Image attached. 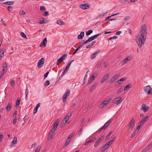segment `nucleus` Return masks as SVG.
Wrapping results in <instances>:
<instances>
[{"label": "nucleus", "instance_id": "f257e3e1", "mask_svg": "<svg viewBox=\"0 0 152 152\" xmlns=\"http://www.w3.org/2000/svg\"><path fill=\"white\" fill-rule=\"evenodd\" d=\"M146 30L147 27L145 24H143L140 28V34L137 36L136 39V42L140 48H141L145 43L147 35Z\"/></svg>", "mask_w": 152, "mask_h": 152}, {"label": "nucleus", "instance_id": "f03ea898", "mask_svg": "<svg viewBox=\"0 0 152 152\" xmlns=\"http://www.w3.org/2000/svg\"><path fill=\"white\" fill-rule=\"evenodd\" d=\"M115 137H113V139L106 143L102 148L101 152H104L106 149L109 147L114 141Z\"/></svg>", "mask_w": 152, "mask_h": 152}, {"label": "nucleus", "instance_id": "7ed1b4c3", "mask_svg": "<svg viewBox=\"0 0 152 152\" xmlns=\"http://www.w3.org/2000/svg\"><path fill=\"white\" fill-rule=\"evenodd\" d=\"M113 120L110 119L107 122L104 124V125L100 129L99 133H100L102 132L103 129H105L110 125V124L112 122Z\"/></svg>", "mask_w": 152, "mask_h": 152}, {"label": "nucleus", "instance_id": "20e7f679", "mask_svg": "<svg viewBox=\"0 0 152 152\" xmlns=\"http://www.w3.org/2000/svg\"><path fill=\"white\" fill-rule=\"evenodd\" d=\"M123 100L122 99V98L121 96H119L118 98H117L112 101L113 103H115L117 105H118L121 102L123 101Z\"/></svg>", "mask_w": 152, "mask_h": 152}, {"label": "nucleus", "instance_id": "39448f33", "mask_svg": "<svg viewBox=\"0 0 152 152\" xmlns=\"http://www.w3.org/2000/svg\"><path fill=\"white\" fill-rule=\"evenodd\" d=\"M111 98H110L107 100H105L102 102L101 104L99 106L100 109L102 108L104 106L108 104L111 100Z\"/></svg>", "mask_w": 152, "mask_h": 152}, {"label": "nucleus", "instance_id": "423d86ee", "mask_svg": "<svg viewBox=\"0 0 152 152\" xmlns=\"http://www.w3.org/2000/svg\"><path fill=\"white\" fill-rule=\"evenodd\" d=\"M70 93V90L69 89H67L63 96L62 100L63 102H66V100L67 99V96L69 95Z\"/></svg>", "mask_w": 152, "mask_h": 152}, {"label": "nucleus", "instance_id": "0eeeda50", "mask_svg": "<svg viewBox=\"0 0 152 152\" xmlns=\"http://www.w3.org/2000/svg\"><path fill=\"white\" fill-rule=\"evenodd\" d=\"M144 91L147 92L148 94L152 95V88H151L150 86H148L144 87Z\"/></svg>", "mask_w": 152, "mask_h": 152}, {"label": "nucleus", "instance_id": "6e6552de", "mask_svg": "<svg viewBox=\"0 0 152 152\" xmlns=\"http://www.w3.org/2000/svg\"><path fill=\"white\" fill-rule=\"evenodd\" d=\"M135 120L134 118H132L128 125V126L130 129H133L135 126Z\"/></svg>", "mask_w": 152, "mask_h": 152}, {"label": "nucleus", "instance_id": "1a4fd4ad", "mask_svg": "<svg viewBox=\"0 0 152 152\" xmlns=\"http://www.w3.org/2000/svg\"><path fill=\"white\" fill-rule=\"evenodd\" d=\"M131 57L130 56H127L121 62V65H124L127 63L132 59Z\"/></svg>", "mask_w": 152, "mask_h": 152}, {"label": "nucleus", "instance_id": "9d476101", "mask_svg": "<svg viewBox=\"0 0 152 152\" xmlns=\"http://www.w3.org/2000/svg\"><path fill=\"white\" fill-rule=\"evenodd\" d=\"M44 58H42L39 60L37 64V66L39 68H40L43 66L44 64Z\"/></svg>", "mask_w": 152, "mask_h": 152}, {"label": "nucleus", "instance_id": "9b49d317", "mask_svg": "<svg viewBox=\"0 0 152 152\" xmlns=\"http://www.w3.org/2000/svg\"><path fill=\"white\" fill-rule=\"evenodd\" d=\"M120 76L119 75H114L109 81V83L111 84L114 82Z\"/></svg>", "mask_w": 152, "mask_h": 152}, {"label": "nucleus", "instance_id": "f8f14e48", "mask_svg": "<svg viewBox=\"0 0 152 152\" xmlns=\"http://www.w3.org/2000/svg\"><path fill=\"white\" fill-rule=\"evenodd\" d=\"M110 77V75L109 74H106L103 77L101 80V81L100 83H102L104 82L106 80H107Z\"/></svg>", "mask_w": 152, "mask_h": 152}, {"label": "nucleus", "instance_id": "ddd939ff", "mask_svg": "<svg viewBox=\"0 0 152 152\" xmlns=\"http://www.w3.org/2000/svg\"><path fill=\"white\" fill-rule=\"evenodd\" d=\"M149 109V107L146 104H143L142 105L141 110L144 112H146Z\"/></svg>", "mask_w": 152, "mask_h": 152}, {"label": "nucleus", "instance_id": "4468645a", "mask_svg": "<svg viewBox=\"0 0 152 152\" xmlns=\"http://www.w3.org/2000/svg\"><path fill=\"white\" fill-rule=\"evenodd\" d=\"M47 44V39L46 38H45L42 41V42L41 43L40 46L41 47H45Z\"/></svg>", "mask_w": 152, "mask_h": 152}, {"label": "nucleus", "instance_id": "2eb2a0df", "mask_svg": "<svg viewBox=\"0 0 152 152\" xmlns=\"http://www.w3.org/2000/svg\"><path fill=\"white\" fill-rule=\"evenodd\" d=\"M80 7L83 9H87L89 8V7L88 5L86 4H82L80 5Z\"/></svg>", "mask_w": 152, "mask_h": 152}, {"label": "nucleus", "instance_id": "dca6fc26", "mask_svg": "<svg viewBox=\"0 0 152 152\" xmlns=\"http://www.w3.org/2000/svg\"><path fill=\"white\" fill-rule=\"evenodd\" d=\"M59 124V120H56L55 123H54V125H53L52 128L55 130H56L57 126H58Z\"/></svg>", "mask_w": 152, "mask_h": 152}, {"label": "nucleus", "instance_id": "f3484780", "mask_svg": "<svg viewBox=\"0 0 152 152\" xmlns=\"http://www.w3.org/2000/svg\"><path fill=\"white\" fill-rule=\"evenodd\" d=\"M99 50H97L95 53H93L91 56V58L92 59H93L95 58L97 56L98 53L99 52Z\"/></svg>", "mask_w": 152, "mask_h": 152}, {"label": "nucleus", "instance_id": "a211bd4d", "mask_svg": "<svg viewBox=\"0 0 152 152\" xmlns=\"http://www.w3.org/2000/svg\"><path fill=\"white\" fill-rule=\"evenodd\" d=\"M70 141H71V140L68 137V138H67V139L65 143V144L64 145V146H63L64 148H65L66 146H67L69 145Z\"/></svg>", "mask_w": 152, "mask_h": 152}, {"label": "nucleus", "instance_id": "6ab92c4d", "mask_svg": "<svg viewBox=\"0 0 152 152\" xmlns=\"http://www.w3.org/2000/svg\"><path fill=\"white\" fill-rule=\"evenodd\" d=\"M84 32L82 31L80 33V34L78 35L77 38L78 39H81L84 37Z\"/></svg>", "mask_w": 152, "mask_h": 152}, {"label": "nucleus", "instance_id": "aec40b11", "mask_svg": "<svg viewBox=\"0 0 152 152\" xmlns=\"http://www.w3.org/2000/svg\"><path fill=\"white\" fill-rule=\"evenodd\" d=\"M103 138V137H101L96 140L94 145L95 147H96L97 145L102 140Z\"/></svg>", "mask_w": 152, "mask_h": 152}, {"label": "nucleus", "instance_id": "412c9836", "mask_svg": "<svg viewBox=\"0 0 152 152\" xmlns=\"http://www.w3.org/2000/svg\"><path fill=\"white\" fill-rule=\"evenodd\" d=\"M14 3V2L12 1H8L4 2L3 4L5 5H12Z\"/></svg>", "mask_w": 152, "mask_h": 152}, {"label": "nucleus", "instance_id": "4be33fe9", "mask_svg": "<svg viewBox=\"0 0 152 152\" xmlns=\"http://www.w3.org/2000/svg\"><path fill=\"white\" fill-rule=\"evenodd\" d=\"M12 106V103H9L8 104L6 108V110L7 111L10 110Z\"/></svg>", "mask_w": 152, "mask_h": 152}, {"label": "nucleus", "instance_id": "5701e85b", "mask_svg": "<svg viewBox=\"0 0 152 152\" xmlns=\"http://www.w3.org/2000/svg\"><path fill=\"white\" fill-rule=\"evenodd\" d=\"M7 64L6 62H5L4 64H3L2 72H4L5 70H7Z\"/></svg>", "mask_w": 152, "mask_h": 152}, {"label": "nucleus", "instance_id": "b1692460", "mask_svg": "<svg viewBox=\"0 0 152 152\" xmlns=\"http://www.w3.org/2000/svg\"><path fill=\"white\" fill-rule=\"evenodd\" d=\"M97 74V73H94L93 75H92L90 78V79L93 81L94 79L95 78Z\"/></svg>", "mask_w": 152, "mask_h": 152}, {"label": "nucleus", "instance_id": "393cba45", "mask_svg": "<svg viewBox=\"0 0 152 152\" xmlns=\"http://www.w3.org/2000/svg\"><path fill=\"white\" fill-rule=\"evenodd\" d=\"M69 68V67L66 66V67H65V68L64 69V70H63V71L61 74V75L62 76L64 75L65 73L66 72H67V71L68 70Z\"/></svg>", "mask_w": 152, "mask_h": 152}, {"label": "nucleus", "instance_id": "a878e982", "mask_svg": "<svg viewBox=\"0 0 152 152\" xmlns=\"http://www.w3.org/2000/svg\"><path fill=\"white\" fill-rule=\"evenodd\" d=\"M126 79L124 78H122L118 80V81H117V82L119 84H121Z\"/></svg>", "mask_w": 152, "mask_h": 152}, {"label": "nucleus", "instance_id": "bb28decb", "mask_svg": "<svg viewBox=\"0 0 152 152\" xmlns=\"http://www.w3.org/2000/svg\"><path fill=\"white\" fill-rule=\"evenodd\" d=\"M96 85H97L96 84V83L94 84L90 88V89H89V91H93V90L95 88Z\"/></svg>", "mask_w": 152, "mask_h": 152}, {"label": "nucleus", "instance_id": "cd10ccee", "mask_svg": "<svg viewBox=\"0 0 152 152\" xmlns=\"http://www.w3.org/2000/svg\"><path fill=\"white\" fill-rule=\"evenodd\" d=\"M5 50L4 49H3L1 50L0 51V58H2L3 56V55L4 54V53Z\"/></svg>", "mask_w": 152, "mask_h": 152}, {"label": "nucleus", "instance_id": "c85d7f7f", "mask_svg": "<svg viewBox=\"0 0 152 152\" xmlns=\"http://www.w3.org/2000/svg\"><path fill=\"white\" fill-rule=\"evenodd\" d=\"M138 132V130H137V129H136L135 130H134V132L131 135L130 137L131 138L133 137L134 136H135L136 135V134Z\"/></svg>", "mask_w": 152, "mask_h": 152}, {"label": "nucleus", "instance_id": "c756f323", "mask_svg": "<svg viewBox=\"0 0 152 152\" xmlns=\"http://www.w3.org/2000/svg\"><path fill=\"white\" fill-rule=\"evenodd\" d=\"M57 24L61 25L64 24V23L63 21L61 20H58L56 22Z\"/></svg>", "mask_w": 152, "mask_h": 152}, {"label": "nucleus", "instance_id": "7c9ffc66", "mask_svg": "<svg viewBox=\"0 0 152 152\" xmlns=\"http://www.w3.org/2000/svg\"><path fill=\"white\" fill-rule=\"evenodd\" d=\"M83 46V45H80V46H79L75 50V51L73 52V53L72 54V55H75V53H76L79 50V49L81 47Z\"/></svg>", "mask_w": 152, "mask_h": 152}, {"label": "nucleus", "instance_id": "2f4dec72", "mask_svg": "<svg viewBox=\"0 0 152 152\" xmlns=\"http://www.w3.org/2000/svg\"><path fill=\"white\" fill-rule=\"evenodd\" d=\"M17 141V139L15 137H14L13 140H12V144H16V142Z\"/></svg>", "mask_w": 152, "mask_h": 152}, {"label": "nucleus", "instance_id": "473e14b6", "mask_svg": "<svg viewBox=\"0 0 152 152\" xmlns=\"http://www.w3.org/2000/svg\"><path fill=\"white\" fill-rule=\"evenodd\" d=\"M66 53H65L60 58L62 60L64 61L66 59Z\"/></svg>", "mask_w": 152, "mask_h": 152}, {"label": "nucleus", "instance_id": "72a5a7b5", "mask_svg": "<svg viewBox=\"0 0 152 152\" xmlns=\"http://www.w3.org/2000/svg\"><path fill=\"white\" fill-rule=\"evenodd\" d=\"M66 124V122H64V120H63L62 122H61V124L60 125V126L61 128H62L64 127Z\"/></svg>", "mask_w": 152, "mask_h": 152}, {"label": "nucleus", "instance_id": "f704fd0d", "mask_svg": "<svg viewBox=\"0 0 152 152\" xmlns=\"http://www.w3.org/2000/svg\"><path fill=\"white\" fill-rule=\"evenodd\" d=\"M93 31L91 30H89L88 31H87L86 33V35L87 36H88L90 35L93 32Z\"/></svg>", "mask_w": 152, "mask_h": 152}, {"label": "nucleus", "instance_id": "c9c22d12", "mask_svg": "<svg viewBox=\"0 0 152 152\" xmlns=\"http://www.w3.org/2000/svg\"><path fill=\"white\" fill-rule=\"evenodd\" d=\"M123 91V88H120L118 89V90L117 91L116 94H118L121 93Z\"/></svg>", "mask_w": 152, "mask_h": 152}, {"label": "nucleus", "instance_id": "e433bc0d", "mask_svg": "<svg viewBox=\"0 0 152 152\" xmlns=\"http://www.w3.org/2000/svg\"><path fill=\"white\" fill-rule=\"evenodd\" d=\"M89 72V71H87V73H86V75H85V77H84V80L83 81V85L84 84V83H85L86 81V80L87 79V73Z\"/></svg>", "mask_w": 152, "mask_h": 152}, {"label": "nucleus", "instance_id": "4c0bfd02", "mask_svg": "<svg viewBox=\"0 0 152 152\" xmlns=\"http://www.w3.org/2000/svg\"><path fill=\"white\" fill-rule=\"evenodd\" d=\"M28 91L27 88H26V91H25V97L26 99H27L28 98Z\"/></svg>", "mask_w": 152, "mask_h": 152}, {"label": "nucleus", "instance_id": "58836bf2", "mask_svg": "<svg viewBox=\"0 0 152 152\" xmlns=\"http://www.w3.org/2000/svg\"><path fill=\"white\" fill-rule=\"evenodd\" d=\"M20 35L23 38H25V39L27 38L26 36L24 33H23V32L21 33Z\"/></svg>", "mask_w": 152, "mask_h": 152}, {"label": "nucleus", "instance_id": "ea45409f", "mask_svg": "<svg viewBox=\"0 0 152 152\" xmlns=\"http://www.w3.org/2000/svg\"><path fill=\"white\" fill-rule=\"evenodd\" d=\"M63 61V60H62L61 58H59L56 63V64L57 65H59V64L61 63Z\"/></svg>", "mask_w": 152, "mask_h": 152}, {"label": "nucleus", "instance_id": "a19ab883", "mask_svg": "<svg viewBox=\"0 0 152 152\" xmlns=\"http://www.w3.org/2000/svg\"><path fill=\"white\" fill-rule=\"evenodd\" d=\"M53 133H50L49 132V133L48 134V140H49L50 139L52 138V137L53 136Z\"/></svg>", "mask_w": 152, "mask_h": 152}, {"label": "nucleus", "instance_id": "79ce46f5", "mask_svg": "<svg viewBox=\"0 0 152 152\" xmlns=\"http://www.w3.org/2000/svg\"><path fill=\"white\" fill-rule=\"evenodd\" d=\"M20 99H18L16 101V106H18L20 104Z\"/></svg>", "mask_w": 152, "mask_h": 152}, {"label": "nucleus", "instance_id": "37998d69", "mask_svg": "<svg viewBox=\"0 0 152 152\" xmlns=\"http://www.w3.org/2000/svg\"><path fill=\"white\" fill-rule=\"evenodd\" d=\"M94 40V39L93 38L92 36H91V37H89L88 39L87 40V42H90Z\"/></svg>", "mask_w": 152, "mask_h": 152}, {"label": "nucleus", "instance_id": "c03bdc74", "mask_svg": "<svg viewBox=\"0 0 152 152\" xmlns=\"http://www.w3.org/2000/svg\"><path fill=\"white\" fill-rule=\"evenodd\" d=\"M130 84H128L126 86L124 87V90L126 91V90H127L128 89H129L130 88Z\"/></svg>", "mask_w": 152, "mask_h": 152}, {"label": "nucleus", "instance_id": "a18cd8bd", "mask_svg": "<svg viewBox=\"0 0 152 152\" xmlns=\"http://www.w3.org/2000/svg\"><path fill=\"white\" fill-rule=\"evenodd\" d=\"M7 9L9 12H10L12 10L13 7L12 6H9L7 7Z\"/></svg>", "mask_w": 152, "mask_h": 152}, {"label": "nucleus", "instance_id": "49530a36", "mask_svg": "<svg viewBox=\"0 0 152 152\" xmlns=\"http://www.w3.org/2000/svg\"><path fill=\"white\" fill-rule=\"evenodd\" d=\"M40 10L41 11H45L46 10L45 7L43 6H42L40 7Z\"/></svg>", "mask_w": 152, "mask_h": 152}, {"label": "nucleus", "instance_id": "de8ad7c7", "mask_svg": "<svg viewBox=\"0 0 152 152\" xmlns=\"http://www.w3.org/2000/svg\"><path fill=\"white\" fill-rule=\"evenodd\" d=\"M50 83L49 80L46 81L45 83L44 84L45 86H47L50 84Z\"/></svg>", "mask_w": 152, "mask_h": 152}, {"label": "nucleus", "instance_id": "09e8293b", "mask_svg": "<svg viewBox=\"0 0 152 152\" xmlns=\"http://www.w3.org/2000/svg\"><path fill=\"white\" fill-rule=\"evenodd\" d=\"M74 135V133H72L69 135L68 137H69L70 139L71 140V139L73 137Z\"/></svg>", "mask_w": 152, "mask_h": 152}, {"label": "nucleus", "instance_id": "8fccbe9b", "mask_svg": "<svg viewBox=\"0 0 152 152\" xmlns=\"http://www.w3.org/2000/svg\"><path fill=\"white\" fill-rule=\"evenodd\" d=\"M100 34H98L96 35H95L93 36H92V37H93V38L94 39H95L97 37H99L100 35Z\"/></svg>", "mask_w": 152, "mask_h": 152}, {"label": "nucleus", "instance_id": "3c124183", "mask_svg": "<svg viewBox=\"0 0 152 152\" xmlns=\"http://www.w3.org/2000/svg\"><path fill=\"white\" fill-rule=\"evenodd\" d=\"M19 13H20V14L21 15H25V12L23 10H22L20 11V12Z\"/></svg>", "mask_w": 152, "mask_h": 152}, {"label": "nucleus", "instance_id": "603ef678", "mask_svg": "<svg viewBox=\"0 0 152 152\" xmlns=\"http://www.w3.org/2000/svg\"><path fill=\"white\" fill-rule=\"evenodd\" d=\"M145 122V120L142 119L139 124H140L142 126V125L144 124Z\"/></svg>", "mask_w": 152, "mask_h": 152}, {"label": "nucleus", "instance_id": "864d4df0", "mask_svg": "<svg viewBox=\"0 0 152 152\" xmlns=\"http://www.w3.org/2000/svg\"><path fill=\"white\" fill-rule=\"evenodd\" d=\"M112 132H111L108 134L107 135V136L106 137V139H108L110 137V136H111V135L112 134Z\"/></svg>", "mask_w": 152, "mask_h": 152}, {"label": "nucleus", "instance_id": "5fc2aeb1", "mask_svg": "<svg viewBox=\"0 0 152 152\" xmlns=\"http://www.w3.org/2000/svg\"><path fill=\"white\" fill-rule=\"evenodd\" d=\"M148 149H149L152 148V144L151 143H150L146 147Z\"/></svg>", "mask_w": 152, "mask_h": 152}, {"label": "nucleus", "instance_id": "6e6d98bb", "mask_svg": "<svg viewBox=\"0 0 152 152\" xmlns=\"http://www.w3.org/2000/svg\"><path fill=\"white\" fill-rule=\"evenodd\" d=\"M117 38V37L116 36H113V37H110L108 39L110 40H111L112 39H115L116 38Z\"/></svg>", "mask_w": 152, "mask_h": 152}, {"label": "nucleus", "instance_id": "4d7b16f0", "mask_svg": "<svg viewBox=\"0 0 152 152\" xmlns=\"http://www.w3.org/2000/svg\"><path fill=\"white\" fill-rule=\"evenodd\" d=\"M44 18H42V20H41L39 22V23L40 24H44Z\"/></svg>", "mask_w": 152, "mask_h": 152}, {"label": "nucleus", "instance_id": "13d9d810", "mask_svg": "<svg viewBox=\"0 0 152 152\" xmlns=\"http://www.w3.org/2000/svg\"><path fill=\"white\" fill-rule=\"evenodd\" d=\"M17 110H16L15 111L14 113H13V117L15 118H16V115H17Z\"/></svg>", "mask_w": 152, "mask_h": 152}, {"label": "nucleus", "instance_id": "bf43d9fd", "mask_svg": "<svg viewBox=\"0 0 152 152\" xmlns=\"http://www.w3.org/2000/svg\"><path fill=\"white\" fill-rule=\"evenodd\" d=\"M142 126L140 124H138V126L137 127V129L138 130V132L139 130L140 129V128Z\"/></svg>", "mask_w": 152, "mask_h": 152}, {"label": "nucleus", "instance_id": "052dcab7", "mask_svg": "<svg viewBox=\"0 0 152 152\" xmlns=\"http://www.w3.org/2000/svg\"><path fill=\"white\" fill-rule=\"evenodd\" d=\"M69 118L68 116L66 115L64 118L65 122H66L67 121L69 120Z\"/></svg>", "mask_w": 152, "mask_h": 152}, {"label": "nucleus", "instance_id": "680f3d73", "mask_svg": "<svg viewBox=\"0 0 152 152\" xmlns=\"http://www.w3.org/2000/svg\"><path fill=\"white\" fill-rule=\"evenodd\" d=\"M148 150V149L147 147H146L141 152H146Z\"/></svg>", "mask_w": 152, "mask_h": 152}, {"label": "nucleus", "instance_id": "e2e57ef3", "mask_svg": "<svg viewBox=\"0 0 152 152\" xmlns=\"http://www.w3.org/2000/svg\"><path fill=\"white\" fill-rule=\"evenodd\" d=\"M107 13V12H105V13H103L101 14H100L99 15L101 17H102L104 16L105 15H106V14Z\"/></svg>", "mask_w": 152, "mask_h": 152}, {"label": "nucleus", "instance_id": "0e129e2a", "mask_svg": "<svg viewBox=\"0 0 152 152\" xmlns=\"http://www.w3.org/2000/svg\"><path fill=\"white\" fill-rule=\"evenodd\" d=\"M49 73V72H46L45 74V75H44V78H46L47 77Z\"/></svg>", "mask_w": 152, "mask_h": 152}, {"label": "nucleus", "instance_id": "69168bd1", "mask_svg": "<svg viewBox=\"0 0 152 152\" xmlns=\"http://www.w3.org/2000/svg\"><path fill=\"white\" fill-rule=\"evenodd\" d=\"M56 130L54 129H53V128H52L51 129V130H50V133H53Z\"/></svg>", "mask_w": 152, "mask_h": 152}, {"label": "nucleus", "instance_id": "338daca9", "mask_svg": "<svg viewBox=\"0 0 152 152\" xmlns=\"http://www.w3.org/2000/svg\"><path fill=\"white\" fill-rule=\"evenodd\" d=\"M72 115V113H69L66 115V116H68L69 117V118Z\"/></svg>", "mask_w": 152, "mask_h": 152}, {"label": "nucleus", "instance_id": "774afa93", "mask_svg": "<svg viewBox=\"0 0 152 152\" xmlns=\"http://www.w3.org/2000/svg\"><path fill=\"white\" fill-rule=\"evenodd\" d=\"M17 120V118H15L14 119H13V124H15L16 123Z\"/></svg>", "mask_w": 152, "mask_h": 152}]
</instances>
